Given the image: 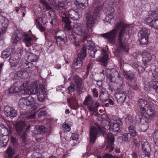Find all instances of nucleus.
Returning <instances> with one entry per match:
<instances>
[{"label":"nucleus","mask_w":158,"mask_h":158,"mask_svg":"<svg viewBox=\"0 0 158 158\" xmlns=\"http://www.w3.org/2000/svg\"><path fill=\"white\" fill-rule=\"evenodd\" d=\"M11 52L10 48H8L2 52L1 57L4 59L7 58L10 56Z\"/></svg>","instance_id":"79ce46f5"},{"label":"nucleus","mask_w":158,"mask_h":158,"mask_svg":"<svg viewBox=\"0 0 158 158\" xmlns=\"http://www.w3.org/2000/svg\"><path fill=\"white\" fill-rule=\"evenodd\" d=\"M150 30L146 27L143 28L139 33V37H149Z\"/></svg>","instance_id":"e433bc0d"},{"label":"nucleus","mask_w":158,"mask_h":158,"mask_svg":"<svg viewBox=\"0 0 158 158\" xmlns=\"http://www.w3.org/2000/svg\"><path fill=\"white\" fill-rule=\"evenodd\" d=\"M82 61V60H80L77 58L75 59L73 62V66L76 69H81L83 64Z\"/></svg>","instance_id":"ea45409f"},{"label":"nucleus","mask_w":158,"mask_h":158,"mask_svg":"<svg viewBox=\"0 0 158 158\" xmlns=\"http://www.w3.org/2000/svg\"><path fill=\"white\" fill-rule=\"evenodd\" d=\"M139 40L140 44L145 45L148 43V37H139Z\"/></svg>","instance_id":"3c124183"},{"label":"nucleus","mask_w":158,"mask_h":158,"mask_svg":"<svg viewBox=\"0 0 158 158\" xmlns=\"http://www.w3.org/2000/svg\"><path fill=\"white\" fill-rule=\"evenodd\" d=\"M143 119L145 121V123L141 124L140 127V131L145 132L149 127V123L152 120H155L158 119V116H154L152 119L150 118L149 115L142 116Z\"/></svg>","instance_id":"9b49d317"},{"label":"nucleus","mask_w":158,"mask_h":158,"mask_svg":"<svg viewBox=\"0 0 158 158\" xmlns=\"http://www.w3.org/2000/svg\"><path fill=\"white\" fill-rule=\"evenodd\" d=\"M81 28V26L76 24L74 25V30L76 34L82 37L81 40L82 42L84 43L88 37L89 32L90 31L87 28L85 29H82Z\"/></svg>","instance_id":"1a4fd4ad"},{"label":"nucleus","mask_w":158,"mask_h":158,"mask_svg":"<svg viewBox=\"0 0 158 158\" xmlns=\"http://www.w3.org/2000/svg\"><path fill=\"white\" fill-rule=\"evenodd\" d=\"M92 90L93 97L95 98H98V93L97 89L96 88H94Z\"/></svg>","instance_id":"0e129e2a"},{"label":"nucleus","mask_w":158,"mask_h":158,"mask_svg":"<svg viewBox=\"0 0 158 158\" xmlns=\"http://www.w3.org/2000/svg\"><path fill=\"white\" fill-rule=\"evenodd\" d=\"M83 104L87 106L89 110L91 112L97 111V108L99 106L98 103L94 102L93 97L90 95H88L85 97Z\"/></svg>","instance_id":"423d86ee"},{"label":"nucleus","mask_w":158,"mask_h":158,"mask_svg":"<svg viewBox=\"0 0 158 158\" xmlns=\"http://www.w3.org/2000/svg\"><path fill=\"white\" fill-rule=\"evenodd\" d=\"M98 132L97 128L93 126L90 130L89 141L91 143H94L97 138Z\"/></svg>","instance_id":"6ab92c4d"},{"label":"nucleus","mask_w":158,"mask_h":158,"mask_svg":"<svg viewBox=\"0 0 158 158\" xmlns=\"http://www.w3.org/2000/svg\"><path fill=\"white\" fill-rule=\"evenodd\" d=\"M75 5L81 10H84L89 5V0H76Z\"/></svg>","instance_id":"dca6fc26"},{"label":"nucleus","mask_w":158,"mask_h":158,"mask_svg":"<svg viewBox=\"0 0 158 158\" xmlns=\"http://www.w3.org/2000/svg\"><path fill=\"white\" fill-rule=\"evenodd\" d=\"M15 152L11 146L8 147L5 154V158H12Z\"/></svg>","instance_id":"4c0bfd02"},{"label":"nucleus","mask_w":158,"mask_h":158,"mask_svg":"<svg viewBox=\"0 0 158 158\" xmlns=\"http://www.w3.org/2000/svg\"><path fill=\"white\" fill-rule=\"evenodd\" d=\"M123 73L126 80L133 83L136 81V79L134 77V74L131 71H125L123 69Z\"/></svg>","instance_id":"4be33fe9"},{"label":"nucleus","mask_w":158,"mask_h":158,"mask_svg":"<svg viewBox=\"0 0 158 158\" xmlns=\"http://www.w3.org/2000/svg\"><path fill=\"white\" fill-rule=\"evenodd\" d=\"M109 97V94L104 88H102L100 90L99 97L101 101L103 102H106L108 99Z\"/></svg>","instance_id":"bb28decb"},{"label":"nucleus","mask_w":158,"mask_h":158,"mask_svg":"<svg viewBox=\"0 0 158 158\" xmlns=\"http://www.w3.org/2000/svg\"><path fill=\"white\" fill-rule=\"evenodd\" d=\"M87 46L89 48H88L89 50V55L93 58L95 57V53L97 51V50L95 48V45L90 40L87 41Z\"/></svg>","instance_id":"aec40b11"},{"label":"nucleus","mask_w":158,"mask_h":158,"mask_svg":"<svg viewBox=\"0 0 158 158\" xmlns=\"http://www.w3.org/2000/svg\"><path fill=\"white\" fill-rule=\"evenodd\" d=\"M114 96L117 102L121 105H123L125 103L129 106V103L126 102L127 95L126 93L122 89H119L115 92Z\"/></svg>","instance_id":"9d476101"},{"label":"nucleus","mask_w":158,"mask_h":158,"mask_svg":"<svg viewBox=\"0 0 158 158\" xmlns=\"http://www.w3.org/2000/svg\"><path fill=\"white\" fill-rule=\"evenodd\" d=\"M69 39L73 44L77 47L80 46L79 42L78 39L75 37L74 33L72 31L69 33Z\"/></svg>","instance_id":"7c9ffc66"},{"label":"nucleus","mask_w":158,"mask_h":158,"mask_svg":"<svg viewBox=\"0 0 158 158\" xmlns=\"http://www.w3.org/2000/svg\"><path fill=\"white\" fill-rule=\"evenodd\" d=\"M62 126L65 131H69L71 129L69 125L66 123H63Z\"/></svg>","instance_id":"052dcab7"},{"label":"nucleus","mask_w":158,"mask_h":158,"mask_svg":"<svg viewBox=\"0 0 158 158\" xmlns=\"http://www.w3.org/2000/svg\"><path fill=\"white\" fill-rule=\"evenodd\" d=\"M31 94H34L35 93L37 94L38 99L40 102H44L46 97V92L44 88L37 89L35 85V86L31 87L29 90Z\"/></svg>","instance_id":"39448f33"},{"label":"nucleus","mask_w":158,"mask_h":158,"mask_svg":"<svg viewBox=\"0 0 158 158\" xmlns=\"http://www.w3.org/2000/svg\"><path fill=\"white\" fill-rule=\"evenodd\" d=\"M98 17V12L93 13L91 14L88 13L86 15V27L89 31L91 32L93 31L92 27L94 24H95L97 21Z\"/></svg>","instance_id":"6e6552de"},{"label":"nucleus","mask_w":158,"mask_h":158,"mask_svg":"<svg viewBox=\"0 0 158 158\" xmlns=\"http://www.w3.org/2000/svg\"><path fill=\"white\" fill-rule=\"evenodd\" d=\"M24 33L22 29L18 28L12 35V41L13 44H16L19 42L23 37Z\"/></svg>","instance_id":"ddd939ff"},{"label":"nucleus","mask_w":158,"mask_h":158,"mask_svg":"<svg viewBox=\"0 0 158 158\" xmlns=\"http://www.w3.org/2000/svg\"><path fill=\"white\" fill-rule=\"evenodd\" d=\"M87 48L85 46H83L77 55V58L83 60L86 57Z\"/></svg>","instance_id":"f704fd0d"},{"label":"nucleus","mask_w":158,"mask_h":158,"mask_svg":"<svg viewBox=\"0 0 158 158\" xmlns=\"http://www.w3.org/2000/svg\"><path fill=\"white\" fill-rule=\"evenodd\" d=\"M141 148L142 152L143 153H150L151 149L149 143L145 142L141 143Z\"/></svg>","instance_id":"473e14b6"},{"label":"nucleus","mask_w":158,"mask_h":158,"mask_svg":"<svg viewBox=\"0 0 158 158\" xmlns=\"http://www.w3.org/2000/svg\"><path fill=\"white\" fill-rule=\"evenodd\" d=\"M12 128L5 125L3 124H0V136L11 134Z\"/></svg>","instance_id":"a211bd4d"},{"label":"nucleus","mask_w":158,"mask_h":158,"mask_svg":"<svg viewBox=\"0 0 158 158\" xmlns=\"http://www.w3.org/2000/svg\"><path fill=\"white\" fill-rule=\"evenodd\" d=\"M40 2L44 7L46 8L47 10H52V7L45 0H41Z\"/></svg>","instance_id":"8fccbe9b"},{"label":"nucleus","mask_w":158,"mask_h":158,"mask_svg":"<svg viewBox=\"0 0 158 158\" xmlns=\"http://www.w3.org/2000/svg\"><path fill=\"white\" fill-rule=\"evenodd\" d=\"M20 84H21V87L22 90L25 89L27 88V81H25L23 82L22 81H20Z\"/></svg>","instance_id":"e2e57ef3"},{"label":"nucleus","mask_w":158,"mask_h":158,"mask_svg":"<svg viewBox=\"0 0 158 158\" xmlns=\"http://www.w3.org/2000/svg\"><path fill=\"white\" fill-rule=\"evenodd\" d=\"M39 58V56L37 55L34 53H30V55L28 56L27 58V62L28 63H27V65L30 64L31 65H28V67H32V65H33V64L32 63L37 61Z\"/></svg>","instance_id":"a878e982"},{"label":"nucleus","mask_w":158,"mask_h":158,"mask_svg":"<svg viewBox=\"0 0 158 158\" xmlns=\"http://www.w3.org/2000/svg\"><path fill=\"white\" fill-rule=\"evenodd\" d=\"M4 110L6 116L12 119L16 116L17 111L13 107L6 106L4 107Z\"/></svg>","instance_id":"4468645a"},{"label":"nucleus","mask_w":158,"mask_h":158,"mask_svg":"<svg viewBox=\"0 0 158 158\" xmlns=\"http://www.w3.org/2000/svg\"><path fill=\"white\" fill-rule=\"evenodd\" d=\"M23 70H21L14 73L13 74L12 77V80H19L23 78Z\"/></svg>","instance_id":"58836bf2"},{"label":"nucleus","mask_w":158,"mask_h":158,"mask_svg":"<svg viewBox=\"0 0 158 158\" xmlns=\"http://www.w3.org/2000/svg\"><path fill=\"white\" fill-rule=\"evenodd\" d=\"M131 138L133 140V142L135 144L137 145L139 143L140 140L138 135L132 136Z\"/></svg>","instance_id":"6e6d98bb"},{"label":"nucleus","mask_w":158,"mask_h":158,"mask_svg":"<svg viewBox=\"0 0 158 158\" xmlns=\"http://www.w3.org/2000/svg\"><path fill=\"white\" fill-rule=\"evenodd\" d=\"M152 80H155L156 78H158V72L154 71L152 73Z\"/></svg>","instance_id":"338daca9"},{"label":"nucleus","mask_w":158,"mask_h":158,"mask_svg":"<svg viewBox=\"0 0 158 158\" xmlns=\"http://www.w3.org/2000/svg\"><path fill=\"white\" fill-rule=\"evenodd\" d=\"M129 26L122 21L116 24L115 29L107 32L101 35L104 38L106 39L109 44H115L118 52H128V46L124 37L126 28Z\"/></svg>","instance_id":"f257e3e1"},{"label":"nucleus","mask_w":158,"mask_h":158,"mask_svg":"<svg viewBox=\"0 0 158 158\" xmlns=\"http://www.w3.org/2000/svg\"><path fill=\"white\" fill-rule=\"evenodd\" d=\"M153 11L154 10L150 12L149 15L145 18L144 20L145 23L148 25L150 27H153V23L155 19L153 14Z\"/></svg>","instance_id":"b1692460"},{"label":"nucleus","mask_w":158,"mask_h":158,"mask_svg":"<svg viewBox=\"0 0 158 158\" xmlns=\"http://www.w3.org/2000/svg\"><path fill=\"white\" fill-rule=\"evenodd\" d=\"M107 144L105 148L106 152H111L114 148V135L112 134L107 135Z\"/></svg>","instance_id":"f8f14e48"},{"label":"nucleus","mask_w":158,"mask_h":158,"mask_svg":"<svg viewBox=\"0 0 158 158\" xmlns=\"http://www.w3.org/2000/svg\"><path fill=\"white\" fill-rule=\"evenodd\" d=\"M11 142L13 145L15 147L18 146V140L14 137L11 136Z\"/></svg>","instance_id":"4d7b16f0"},{"label":"nucleus","mask_w":158,"mask_h":158,"mask_svg":"<svg viewBox=\"0 0 158 158\" xmlns=\"http://www.w3.org/2000/svg\"><path fill=\"white\" fill-rule=\"evenodd\" d=\"M67 90L69 92L73 93L75 90V85L74 84L72 83L67 88Z\"/></svg>","instance_id":"bf43d9fd"},{"label":"nucleus","mask_w":158,"mask_h":158,"mask_svg":"<svg viewBox=\"0 0 158 158\" xmlns=\"http://www.w3.org/2000/svg\"><path fill=\"white\" fill-rule=\"evenodd\" d=\"M106 77L110 82L118 84L119 82L121 84L123 83L122 79L120 76L118 71L114 69H111L108 73L107 71Z\"/></svg>","instance_id":"20e7f679"},{"label":"nucleus","mask_w":158,"mask_h":158,"mask_svg":"<svg viewBox=\"0 0 158 158\" xmlns=\"http://www.w3.org/2000/svg\"><path fill=\"white\" fill-rule=\"evenodd\" d=\"M133 119L131 115H128L125 119V121L127 124L130 125L133 123Z\"/></svg>","instance_id":"603ef678"},{"label":"nucleus","mask_w":158,"mask_h":158,"mask_svg":"<svg viewBox=\"0 0 158 158\" xmlns=\"http://www.w3.org/2000/svg\"><path fill=\"white\" fill-rule=\"evenodd\" d=\"M149 86L156 93L158 94V81H151L149 83Z\"/></svg>","instance_id":"a19ab883"},{"label":"nucleus","mask_w":158,"mask_h":158,"mask_svg":"<svg viewBox=\"0 0 158 158\" xmlns=\"http://www.w3.org/2000/svg\"><path fill=\"white\" fill-rule=\"evenodd\" d=\"M38 128L40 134H44L47 131V128L43 125L39 126Z\"/></svg>","instance_id":"864d4df0"},{"label":"nucleus","mask_w":158,"mask_h":158,"mask_svg":"<svg viewBox=\"0 0 158 158\" xmlns=\"http://www.w3.org/2000/svg\"><path fill=\"white\" fill-rule=\"evenodd\" d=\"M79 137V136L78 134L73 133L72 134L71 136L70 137V139L72 140H77Z\"/></svg>","instance_id":"680f3d73"},{"label":"nucleus","mask_w":158,"mask_h":158,"mask_svg":"<svg viewBox=\"0 0 158 158\" xmlns=\"http://www.w3.org/2000/svg\"><path fill=\"white\" fill-rule=\"evenodd\" d=\"M153 14L155 19L152 27L158 29V11L154 10Z\"/></svg>","instance_id":"c03bdc74"},{"label":"nucleus","mask_w":158,"mask_h":158,"mask_svg":"<svg viewBox=\"0 0 158 158\" xmlns=\"http://www.w3.org/2000/svg\"><path fill=\"white\" fill-rule=\"evenodd\" d=\"M0 139L2 141L3 146L6 147L9 140V136L8 135H3V136H0Z\"/></svg>","instance_id":"de8ad7c7"},{"label":"nucleus","mask_w":158,"mask_h":158,"mask_svg":"<svg viewBox=\"0 0 158 158\" xmlns=\"http://www.w3.org/2000/svg\"><path fill=\"white\" fill-rule=\"evenodd\" d=\"M132 136L128 133H125L122 135V140L124 142H129L131 140Z\"/></svg>","instance_id":"49530a36"},{"label":"nucleus","mask_w":158,"mask_h":158,"mask_svg":"<svg viewBox=\"0 0 158 158\" xmlns=\"http://www.w3.org/2000/svg\"><path fill=\"white\" fill-rule=\"evenodd\" d=\"M112 119L114 121L113 123H118L120 122H122V119L116 115L113 116Z\"/></svg>","instance_id":"13d9d810"},{"label":"nucleus","mask_w":158,"mask_h":158,"mask_svg":"<svg viewBox=\"0 0 158 158\" xmlns=\"http://www.w3.org/2000/svg\"><path fill=\"white\" fill-rule=\"evenodd\" d=\"M102 56L101 58L100 59V62L102 63V64L104 66H106L107 65V62L108 60V55L106 52L104 51L102 52Z\"/></svg>","instance_id":"c9c22d12"},{"label":"nucleus","mask_w":158,"mask_h":158,"mask_svg":"<svg viewBox=\"0 0 158 158\" xmlns=\"http://www.w3.org/2000/svg\"><path fill=\"white\" fill-rule=\"evenodd\" d=\"M133 158H138L139 152L136 151H134L131 154Z\"/></svg>","instance_id":"774afa93"},{"label":"nucleus","mask_w":158,"mask_h":158,"mask_svg":"<svg viewBox=\"0 0 158 158\" xmlns=\"http://www.w3.org/2000/svg\"><path fill=\"white\" fill-rule=\"evenodd\" d=\"M142 60L144 63V65H146L152 59L151 54L146 51H143L142 54Z\"/></svg>","instance_id":"c85d7f7f"},{"label":"nucleus","mask_w":158,"mask_h":158,"mask_svg":"<svg viewBox=\"0 0 158 158\" xmlns=\"http://www.w3.org/2000/svg\"><path fill=\"white\" fill-rule=\"evenodd\" d=\"M60 31L57 32L55 36L56 43L61 49H64L68 46V40L66 34L64 32H60L61 34H59Z\"/></svg>","instance_id":"7ed1b4c3"},{"label":"nucleus","mask_w":158,"mask_h":158,"mask_svg":"<svg viewBox=\"0 0 158 158\" xmlns=\"http://www.w3.org/2000/svg\"><path fill=\"white\" fill-rule=\"evenodd\" d=\"M122 122L118 123H113L110 126V128L112 129V132L114 133L115 132H120L121 131V126L122 125Z\"/></svg>","instance_id":"c756f323"},{"label":"nucleus","mask_w":158,"mask_h":158,"mask_svg":"<svg viewBox=\"0 0 158 158\" xmlns=\"http://www.w3.org/2000/svg\"><path fill=\"white\" fill-rule=\"evenodd\" d=\"M9 62L11 68L13 69H15L19 63L18 60L15 59L12 57H10L9 59Z\"/></svg>","instance_id":"37998d69"},{"label":"nucleus","mask_w":158,"mask_h":158,"mask_svg":"<svg viewBox=\"0 0 158 158\" xmlns=\"http://www.w3.org/2000/svg\"><path fill=\"white\" fill-rule=\"evenodd\" d=\"M68 15L69 18L73 20H78L82 17L81 13H79L77 9H71L68 11Z\"/></svg>","instance_id":"2eb2a0df"},{"label":"nucleus","mask_w":158,"mask_h":158,"mask_svg":"<svg viewBox=\"0 0 158 158\" xmlns=\"http://www.w3.org/2000/svg\"><path fill=\"white\" fill-rule=\"evenodd\" d=\"M27 134L26 131H24L21 136V138L22 139V142L25 145L27 144V141L26 139V136Z\"/></svg>","instance_id":"5fc2aeb1"},{"label":"nucleus","mask_w":158,"mask_h":158,"mask_svg":"<svg viewBox=\"0 0 158 158\" xmlns=\"http://www.w3.org/2000/svg\"><path fill=\"white\" fill-rule=\"evenodd\" d=\"M25 121H21L18 123L15 126V128L18 135H20L26 127Z\"/></svg>","instance_id":"393cba45"},{"label":"nucleus","mask_w":158,"mask_h":158,"mask_svg":"<svg viewBox=\"0 0 158 158\" xmlns=\"http://www.w3.org/2000/svg\"><path fill=\"white\" fill-rule=\"evenodd\" d=\"M74 82L76 84V89L80 93L82 92V79L78 76L74 77Z\"/></svg>","instance_id":"cd10ccee"},{"label":"nucleus","mask_w":158,"mask_h":158,"mask_svg":"<svg viewBox=\"0 0 158 158\" xmlns=\"http://www.w3.org/2000/svg\"><path fill=\"white\" fill-rule=\"evenodd\" d=\"M55 7L57 10L59 11L61 10V15H63V12H64L66 14V15L67 14V12H65L64 11L66 9L65 5L62 2L60 1L59 2L58 4H56Z\"/></svg>","instance_id":"2f4dec72"},{"label":"nucleus","mask_w":158,"mask_h":158,"mask_svg":"<svg viewBox=\"0 0 158 158\" xmlns=\"http://www.w3.org/2000/svg\"><path fill=\"white\" fill-rule=\"evenodd\" d=\"M135 127L132 125H130L128 127L129 133L132 137L138 135V133L135 130Z\"/></svg>","instance_id":"a18cd8bd"},{"label":"nucleus","mask_w":158,"mask_h":158,"mask_svg":"<svg viewBox=\"0 0 158 158\" xmlns=\"http://www.w3.org/2000/svg\"><path fill=\"white\" fill-rule=\"evenodd\" d=\"M9 24V21L7 18L3 16L0 17V25L2 27L0 29L6 32Z\"/></svg>","instance_id":"5701e85b"},{"label":"nucleus","mask_w":158,"mask_h":158,"mask_svg":"<svg viewBox=\"0 0 158 158\" xmlns=\"http://www.w3.org/2000/svg\"><path fill=\"white\" fill-rule=\"evenodd\" d=\"M63 13V16L62 17V21L64 25V28L66 31H70L72 29V27L71 25V21L70 19L66 17V14L64 12Z\"/></svg>","instance_id":"f3484780"},{"label":"nucleus","mask_w":158,"mask_h":158,"mask_svg":"<svg viewBox=\"0 0 158 158\" xmlns=\"http://www.w3.org/2000/svg\"><path fill=\"white\" fill-rule=\"evenodd\" d=\"M139 105L141 111V115H149L151 118L154 116H158V106L156 105H150L147 101L142 99H140L139 101Z\"/></svg>","instance_id":"f03ea898"},{"label":"nucleus","mask_w":158,"mask_h":158,"mask_svg":"<svg viewBox=\"0 0 158 158\" xmlns=\"http://www.w3.org/2000/svg\"><path fill=\"white\" fill-rule=\"evenodd\" d=\"M34 98L29 95L26 97L22 98L19 102V106L21 110H25L27 106H31L34 104Z\"/></svg>","instance_id":"0eeeda50"},{"label":"nucleus","mask_w":158,"mask_h":158,"mask_svg":"<svg viewBox=\"0 0 158 158\" xmlns=\"http://www.w3.org/2000/svg\"><path fill=\"white\" fill-rule=\"evenodd\" d=\"M34 23H35V25L40 31L43 32L45 31L46 30L45 28L42 26L37 19H35Z\"/></svg>","instance_id":"09e8293b"},{"label":"nucleus","mask_w":158,"mask_h":158,"mask_svg":"<svg viewBox=\"0 0 158 158\" xmlns=\"http://www.w3.org/2000/svg\"><path fill=\"white\" fill-rule=\"evenodd\" d=\"M141 157V158H150V153H143L142 152Z\"/></svg>","instance_id":"69168bd1"},{"label":"nucleus","mask_w":158,"mask_h":158,"mask_svg":"<svg viewBox=\"0 0 158 158\" xmlns=\"http://www.w3.org/2000/svg\"><path fill=\"white\" fill-rule=\"evenodd\" d=\"M24 34L23 41L25 44L26 46L27 47L31 46L33 44L32 38L30 37L28 34L24 33Z\"/></svg>","instance_id":"72a5a7b5"},{"label":"nucleus","mask_w":158,"mask_h":158,"mask_svg":"<svg viewBox=\"0 0 158 158\" xmlns=\"http://www.w3.org/2000/svg\"><path fill=\"white\" fill-rule=\"evenodd\" d=\"M20 84V81H18L15 83L13 86H11L9 89V93L10 94L16 93L22 90Z\"/></svg>","instance_id":"412c9836"}]
</instances>
